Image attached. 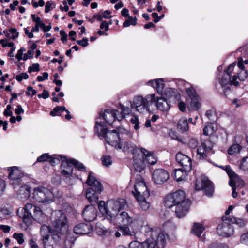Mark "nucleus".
<instances>
[{"label": "nucleus", "instance_id": "1", "mask_svg": "<svg viewBox=\"0 0 248 248\" xmlns=\"http://www.w3.org/2000/svg\"><path fill=\"white\" fill-rule=\"evenodd\" d=\"M95 129L99 137L104 138L108 144L116 148L122 140L132 138V134L127 130L118 128V130H108L105 123L98 121H96Z\"/></svg>", "mask_w": 248, "mask_h": 248}, {"label": "nucleus", "instance_id": "2", "mask_svg": "<svg viewBox=\"0 0 248 248\" xmlns=\"http://www.w3.org/2000/svg\"><path fill=\"white\" fill-rule=\"evenodd\" d=\"M90 172L86 183L91 187L87 189L86 196L91 203H96L99 199L98 193H100L103 190L102 184L92 176Z\"/></svg>", "mask_w": 248, "mask_h": 248}, {"label": "nucleus", "instance_id": "3", "mask_svg": "<svg viewBox=\"0 0 248 248\" xmlns=\"http://www.w3.org/2000/svg\"><path fill=\"white\" fill-rule=\"evenodd\" d=\"M22 218L24 223L29 225L32 219L39 221L44 216L41 209L32 203H27L23 208Z\"/></svg>", "mask_w": 248, "mask_h": 248}, {"label": "nucleus", "instance_id": "4", "mask_svg": "<svg viewBox=\"0 0 248 248\" xmlns=\"http://www.w3.org/2000/svg\"><path fill=\"white\" fill-rule=\"evenodd\" d=\"M22 218L24 223L29 225L32 219L39 221L44 216L41 209L32 203H27L23 208Z\"/></svg>", "mask_w": 248, "mask_h": 248}, {"label": "nucleus", "instance_id": "5", "mask_svg": "<svg viewBox=\"0 0 248 248\" xmlns=\"http://www.w3.org/2000/svg\"><path fill=\"white\" fill-rule=\"evenodd\" d=\"M52 216V224L55 231L61 234H66L68 225L65 214L61 210H57L54 211Z\"/></svg>", "mask_w": 248, "mask_h": 248}, {"label": "nucleus", "instance_id": "6", "mask_svg": "<svg viewBox=\"0 0 248 248\" xmlns=\"http://www.w3.org/2000/svg\"><path fill=\"white\" fill-rule=\"evenodd\" d=\"M234 65L231 64L228 67L227 70L224 71V74L221 78L219 79V82L224 92V95H227L231 91L230 86L233 85L237 86L239 85V82L236 81L237 79L236 75H234L232 79L231 78V73Z\"/></svg>", "mask_w": 248, "mask_h": 248}, {"label": "nucleus", "instance_id": "7", "mask_svg": "<svg viewBox=\"0 0 248 248\" xmlns=\"http://www.w3.org/2000/svg\"><path fill=\"white\" fill-rule=\"evenodd\" d=\"M155 101V94L148 95L145 98L141 96H138L134 98L131 107L135 108L140 113H144L149 111V106Z\"/></svg>", "mask_w": 248, "mask_h": 248}, {"label": "nucleus", "instance_id": "8", "mask_svg": "<svg viewBox=\"0 0 248 248\" xmlns=\"http://www.w3.org/2000/svg\"><path fill=\"white\" fill-rule=\"evenodd\" d=\"M52 193L44 186H38L33 190L32 198L39 203H49L52 202Z\"/></svg>", "mask_w": 248, "mask_h": 248}, {"label": "nucleus", "instance_id": "9", "mask_svg": "<svg viewBox=\"0 0 248 248\" xmlns=\"http://www.w3.org/2000/svg\"><path fill=\"white\" fill-rule=\"evenodd\" d=\"M114 224H120L130 225L133 223L132 217L125 211H122L120 213H113L109 215V219Z\"/></svg>", "mask_w": 248, "mask_h": 248}, {"label": "nucleus", "instance_id": "10", "mask_svg": "<svg viewBox=\"0 0 248 248\" xmlns=\"http://www.w3.org/2000/svg\"><path fill=\"white\" fill-rule=\"evenodd\" d=\"M222 223L219 224L217 228V232L218 235L230 237L234 233V229L229 220H223V217L221 218Z\"/></svg>", "mask_w": 248, "mask_h": 248}, {"label": "nucleus", "instance_id": "11", "mask_svg": "<svg viewBox=\"0 0 248 248\" xmlns=\"http://www.w3.org/2000/svg\"><path fill=\"white\" fill-rule=\"evenodd\" d=\"M132 138H124L119 143L117 147V149L122 150L124 152H126L128 154H131L134 155L141 151V148H138L134 144L129 142L127 140H130Z\"/></svg>", "mask_w": 248, "mask_h": 248}, {"label": "nucleus", "instance_id": "12", "mask_svg": "<svg viewBox=\"0 0 248 248\" xmlns=\"http://www.w3.org/2000/svg\"><path fill=\"white\" fill-rule=\"evenodd\" d=\"M135 198L138 197H149L150 193L145 183L143 181H137L134 185V191H132Z\"/></svg>", "mask_w": 248, "mask_h": 248}, {"label": "nucleus", "instance_id": "13", "mask_svg": "<svg viewBox=\"0 0 248 248\" xmlns=\"http://www.w3.org/2000/svg\"><path fill=\"white\" fill-rule=\"evenodd\" d=\"M8 170L10 184L14 186V188H15V186L20 184L21 178L24 174L16 167H11L8 169Z\"/></svg>", "mask_w": 248, "mask_h": 248}, {"label": "nucleus", "instance_id": "14", "mask_svg": "<svg viewBox=\"0 0 248 248\" xmlns=\"http://www.w3.org/2000/svg\"><path fill=\"white\" fill-rule=\"evenodd\" d=\"M157 244L154 238H148L143 242L132 241L129 245V248H155Z\"/></svg>", "mask_w": 248, "mask_h": 248}, {"label": "nucleus", "instance_id": "15", "mask_svg": "<svg viewBox=\"0 0 248 248\" xmlns=\"http://www.w3.org/2000/svg\"><path fill=\"white\" fill-rule=\"evenodd\" d=\"M107 206L116 214L121 209H124L127 206V203L124 199H119L117 200H109L107 202Z\"/></svg>", "mask_w": 248, "mask_h": 248}, {"label": "nucleus", "instance_id": "16", "mask_svg": "<svg viewBox=\"0 0 248 248\" xmlns=\"http://www.w3.org/2000/svg\"><path fill=\"white\" fill-rule=\"evenodd\" d=\"M225 170L230 177L229 184L232 187V196L233 198H236L237 196V193L236 192L235 186L239 181L238 176L229 166L226 167Z\"/></svg>", "mask_w": 248, "mask_h": 248}, {"label": "nucleus", "instance_id": "17", "mask_svg": "<svg viewBox=\"0 0 248 248\" xmlns=\"http://www.w3.org/2000/svg\"><path fill=\"white\" fill-rule=\"evenodd\" d=\"M176 160L185 171L191 170L192 163V160L189 157L179 153L176 155Z\"/></svg>", "mask_w": 248, "mask_h": 248}, {"label": "nucleus", "instance_id": "18", "mask_svg": "<svg viewBox=\"0 0 248 248\" xmlns=\"http://www.w3.org/2000/svg\"><path fill=\"white\" fill-rule=\"evenodd\" d=\"M169 178V173L164 169H159L155 170L153 173L154 181L157 184H161L167 181Z\"/></svg>", "mask_w": 248, "mask_h": 248}, {"label": "nucleus", "instance_id": "19", "mask_svg": "<svg viewBox=\"0 0 248 248\" xmlns=\"http://www.w3.org/2000/svg\"><path fill=\"white\" fill-rule=\"evenodd\" d=\"M82 216L87 222L93 221L97 217L96 209L93 205L86 206L82 211Z\"/></svg>", "mask_w": 248, "mask_h": 248}, {"label": "nucleus", "instance_id": "20", "mask_svg": "<svg viewBox=\"0 0 248 248\" xmlns=\"http://www.w3.org/2000/svg\"><path fill=\"white\" fill-rule=\"evenodd\" d=\"M133 166L137 172H141L146 167L145 160L143 154L138 153L133 156Z\"/></svg>", "mask_w": 248, "mask_h": 248}, {"label": "nucleus", "instance_id": "21", "mask_svg": "<svg viewBox=\"0 0 248 248\" xmlns=\"http://www.w3.org/2000/svg\"><path fill=\"white\" fill-rule=\"evenodd\" d=\"M118 112V110L116 109H108L102 114L100 113V116H102L108 124L113 126V123L117 119V117H119L117 116Z\"/></svg>", "mask_w": 248, "mask_h": 248}, {"label": "nucleus", "instance_id": "22", "mask_svg": "<svg viewBox=\"0 0 248 248\" xmlns=\"http://www.w3.org/2000/svg\"><path fill=\"white\" fill-rule=\"evenodd\" d=\"M93 227L89 223H79L76 225L74 228V232L78 234H87L92 232Z\"/></svg>", "mask_w": 248, "mask_h": 248}, {"label": "nucleus", "instance_id": "23", "mask_svg": "<svg viewBox=\"0 0 248 248\" xmlns=\"http://www.w3.org/2000/svg\"><path fill=\"white\" fill-rule=\"evenodd\" d=\"M141 231L149 233V235H150V238H154L155 240H157V236L159 234L163 233L160 232V229L158 227H151L149 224L146 223L145 225H143L141 226Z\"/></svg>", "mask_w": 248, "mask_h": 248}, {"label": "nucleus", "instance_id": "24", "mask_svg": "<svg viewBox=\"0 0 248 248\" xmlns=\"http://www.w3.org/2000/svg\"><path fill=\"white\" fill-rule=\"evenodd\" d=\"M190 205V202H185L175 206V212L178 218H182L187 213Z\"/></svg>", "mask_w": 248, "mask_h": 248}, {"label": "nucleus", "instance_id": "25", "mask_svg": "<svg viewBox=\"0 0 248 248\" xmlns=\"http://www.w3.org/2000/svg\"><path fill=\"white\" fill-rule=\"evenodd\" d=\"M154 102L156 104L157 109L164 112H168L171 107L170 102L164 97H157Z\"/></svg>", "mask_w": 248, "mask_h": 248}, {"label": "nucleus", "instance_id": "26", "mask_svg": "<svg viewBox=\"0 0 248 248\" xmlns=\"http://www.w3.org/2000/svg\"><path fill=\"white\" fill-rule=\"evenodd\" d=\"M202 190L204 194L208 196L212 197L214 191L213 183L206 178H204L202 180Z\"/></svg>", "mask_w": 248, "mask_h": 248}, {"label": "nucleus", "instance_id": "27", "mask_svg": "<svg viewBox=\"0 0 248 248\" xmlns=\"http://www.w3.org/2000/svg\"><path fill=\"white\" fill-rule=\"evenodd\" d=\"M61 165L65 168L62 170V174L66 177L71 176L72 174L73 167L69 162V159L63 157V160H62Z\"/></svg>", "mask_w": 248, "mask_h": 248}, {"label": "nucleus", "instance_id": "28", "mask_svg": "<svg viewBox=\"0 0 248 248\" xmlns=\"http://www.w3.org/2000/svg\"><path fill=\"white\" fill-rule=\"evenodd\" d=\"M140 153L143 154L145 160H146L151 165H154L157 162L156 156L153 152H150L143 148H141Z\"/></svg>", "mask_w": 248, "mask_h": 248}, {"label": "nucleus", "instance_id": "29", "mask_svg": "<svg viewBox=\"0 0 248 248\" xmlns=\"http://www.w3.org/2000/svg\"><path fill=\"white\" fill-rule=\"evenodd\" d=\"M172 195L175 200V206L182 204V202L189 201L188 199H186L185 193L183 190H178L172 193Z\"/></svg>", "mask_w": 248, "mask_h": 248}, {"label": "nucleus", "instance_id": "30", "mask_svg": "<svg viewBox=\"0 0 248 248\" xmlns=\"http://www.w3.org/2000/svg\"><path fill=\"white\" fill-rule=\"evenodd\" d=\"M30 196V188L27 185H24L20 187L17 191V196L19 199L25 200Z\"/></svg>", "mask_w": 248, "mask_h": 248}, {"label": "nucleus", "instance_id": "31", "mask_svg": "<svg viewBox=\"0 0 248 248\" xmlns=\"http://www.w3.org/2000/svg\"><path fill=\"white\" fill-rule=\"evenodd\" d=\"M148 85L156 88L158 93H162L164 87V83L161 79L150 80L147 83Z\"/></svg>", "mask_w": 248, "mask_h": 248}, {"label": "nucleus", "instance_id": "32", "mask_svg": "<svg viewBox=\"0 0 248 248\" xmlns=\"http://www.w3.org/2000/svg\"><path fill=\"white\" fill-rule=\"evenodd\" d=\"M211 149L212 147H207L204 142H202L201 146L197 149V154L199 155L200 159H204L206 157V153Z\"/></svg>", "mask_w": 248, "mask_h": 248}, {"label": "nucleus", "instance_id": "33", "mask_svg": "<svg viewBox=\"0 0 248 248\" xmlns=\"http://www.w3.org/2000/svg\"><path fill=\"white\" fill-rule=\"evenodd\" d=\"M65 234H61L59 232L55 231V230H52V232L50 234L52 236V239L55 242L56 245L61 246L62 244V241L64 239Z\"/></svg>", "mask_w": 248, "mask_h": 248}, {"label": "nucleus", "instance_id": "34", "mask_svg": "<svg viewBox=\"0 0 248 248\" xmlns=\"http://www.w3.org/2000/svg\"><path fill=\"white\" fill-rule=\"evenodd\" d=\"M184 169H178L174 170V177L177 181H182L185 180L187 176L186 172Z\"/></svg>", "mask_w": 248, "mask_h": 248}, {"label": "nucleus", "instance_id": "35", "mask_svg": "<svg viewBox=\"0 0 248 248\" xmlns=\"http://www.w3.org/2000/svg\"><path fill=\"white\" fill-rule=\"evenodd\" d=\"M177 127L181 132H185L189 130L188 124L186 119L182 118L178 121Z\"/></svg>", "mask_w": 248, "mask_h": 248}, {"label": "nucleus", "instance_id": "36", "mask_svg": "<svg viewBox=\"0 0 248 248\" xmlns=\"http://www.w3.org/2000/svg\"><path fill=\"white\" fill-rule=\"evenodd\" d=\"M223 220H229L231 225L235 223L239 227H242L245 225L244 220L240 218H236L233 216H223Z\"/></svg>", "mask_w": 248, "mask_h": 248}, {"label": "nucleus", "instance_id": "37", "mask_svg": "<svg viewBox=\"0 0 248 248\" xmlns=\"http://www.w3.org/2000/svg\"><path fill=\"white\" fill-rule=\"evenodd\" d=\"M204 230V227L202 224L198 223H194L191 230V232L197 236L200 237L201 234L203 232Z\"/></svg>", "mask_w": 248, "mask_h": 248}, {"label": "nucleus", "instance_id": "38", "mask_svg": "<svg viewBox=\"0 0 248 248\" xmlns=\"http://www.w3.org/2000/svg\"><path fill=\"white\" fill-rule=\"evenodd\" d=\"M98 208L101 212L105 213L107 218L109 219V215H112L113 213L107 206V203H105L104 201H100L98 203Z\"/></svg>", "mask_w": 248, "mask_h": 248}, {"label": "nucleus", "instance_id": "39", "mask_svg": "<svg viewBox=\"0 0 248 248\" xmlns=\"http://www.w3.org/2000/svg\"><path fill=\"white\" fill-rule=\"evenodd\" d=\"M148 198L149 197H138L137 198H136L139 205L143 210L146 211L148 210L150 207V203L147 201V198Z\"/></svg>", "mask_w": 248, "mask_h": 248}, {"label": "nucleus", "instance_id": "40", "mask_svg": "<svg viewBox=\"0 0 248 248\" xmlns=\"http://www.w3.org/2000/svg\"><path fill=\"white\" fill-rule=\"evenodd\" d=\"M164 205L168 208L175 206V200L173 198L172 193L167 195L164 199Z\"/></svg>", "mask_w": 248, "mask_h": 248}, {"label": "nucleus", "instance_id": "41", "mask_svg": "<svg viewBox=\"0 0 248 248\" xmlns=\"http://www.w3.org/2000/svg\"><path fill=\"white\" fill-rule=\"evenodd\" d=\"M129 225H120L118 229V230L121 232L122 234L124 236H133L135 234V233L133 231H131L130 230Z\"/></svg>", "mask_w": 248, "mask_h": 248}, {"label": "nucleus", "instance_id": "42", "mask_svg": "<svg viewBox=\"0 0 248 248\" xmlns=\"http://www.w3.org/2000/svg\"><path fill=\"white\" fill-rule=\"evenodd\" d=\"M242 147L238 144H234L232 145L228 149V153L230 155H234L239 153Z\"/></svg>", "mask_w": 248, "mask_h": 248}, {"label": "nucleus", "instance_id": "43", "mask_svg": "<svg viewBox=\"0 0 248 248\" xmlns=\"http://www.w3.org/2000/svg\"><path fill=\"white\" fill-rule=\"evenodd\" d=\"M156 246L157 248H164L166 243V237L164 233L159 234L157 236Z\"/></svg>", "mask_w": 248, "mask_h": 248}, {"label": "nucleus", "instance_id": "44", "mask_svg": "<svg viewBox=\"0 0 248 248\" xmlns=\"http://www.w3.org/2000/svg\"><path fill=\"white\" fill-rule=\"evenodd\" d=\"M69 162L71 163V165L74 166V167L78 170L84 171L85 170V167L81 163L74 159H69Z\"/></svg>", "mask_w": 248, "mask_h": 248}, {"label": "nucleus", "instance_id": "45", "mask_svg": "<svg viewBox=\"0 0 248 248\" xmlns=\"http://www.w3.org/2000/svg\"><path fill=\"white\" fill-rule=\"evenodd\" d=\"M215 131V130H214V128L212 124H209L204 126L203 130V134L204 135L208 136L214 133Z\"/></svg>", "mask_w": 248, "mask_h": 248}, {"label": "nucleus", "instance_id": "46", "mask_svg": "<svg viewBox=\"0 0 248 248\" xmlns=\"http://www.w3.org/2000/svg\"><path fill=\"white\" fill-rule=\"evenodd\" d=\"M12 213L11 208L3 207L0 211V218L1 219L5 218L7 216Z\"/></svg>", "mask_w": 248, "mask_h": 248}, {"label": "nucleus", "instance_id": "47", "mask_svg": "<svg viewBox=\"0 0 248 248\" xmlns=\"http://www.w3.org/2000/svg\"><path fill=\"white\" fill-rule=\"evenodd\" d=\"M130 111L131 110L128 107H125L124 106L122 107L121 115L119 116V117H117V120L118 121H121L123 118L125 116V115L129 114Z\"/></svg>", "mask_w": 248, "mask_h": 248}, {"label": "nucleus", "instance_id": "48", "mask_svg": "<svg viewBox=\"0 0 248 248\" xmlns=\"http://www.w3.org/2000/svg\"><path fill=\"white\" fill-rule=\"evenodd\" d=\"M66 110V108L63 106H57L55 107L53 111H51L50 113V114L52 116H55L56 115H61V112L64 111V110Z\"/></svg>", "mask_w": 248, "mask_h": 248}, {"label": "nucleus", "instance_id": "49", "mask_svg": "<svg viewBox=\"0 0 248 248\" xmlns=\"http://www.w3.org/2000/svg\"><path fill=\"white\" fill-rule=\"evenodd\" d=\"M52 232V230L49 226L46 225H42L40 229V233L42 236L51 234Z\"/></svg>", "mask_w": 248, "mask_h": 248}, {"label": "nucleus", "instance_id": "50", "mask_svg": "<svg viewBox=\"0 0 248 248\" xmlns=\"http://www.w3.org/2000/svg\"><path fill=\"white\" fill-rule=\"evenodd\" d=\"M198 140L196 138L193 137L190 138L187 143L188 147L191 149L196 148L198 147Z\"/></svg>", "mask_w": 248, "mask_h": 248}, {"label": "nucleus", "instance_id": "51", "mask_svg": "<svg viewBox=\"0 0 248 248\" xmlns=\"http://www.w3.org/2000/svg\"><path fill=\"white\" fill-rule=\"evenodd\" d=\"M191 107L194 110H198L201 107V104L199 102L198 96L191 99Z\"/></svg>", "mask_w": 248, "mask_h": 248}, {"label": "nucleus", "instance_id": "52", "mask_svg": "<svg viewBox=\"0 0 248 248\" xmlns=\"http://www.w3.org/2000/svg\"><path fill=\"white\" fill-rule=\"evenodd\" d=\"M102 164L106 167H108L111 165L112 161L111 160V158L110 156H103L102 157Z\"/></svg>", "mask_w": 248, "mask_h": 248}, {"label": "nucleus", "instance_id": "53", "mask_svg": "<svg viewBox=\"0 0 248 248\" xmlns=\"http://www.w3.org/2000/svg\"><path fill=\"white\" fill-rule=\"evenodd\" d=\"M60 158H61V159H62V157L61 156H50V158H48L49 159V161L48 162H49L52 166H54L56 164H58L60 163Z\"/></svg>", "mask_w": 248, "mask_h": 248}, {"label": "nucleus", "instance_id": "54", "mask_svg": "<svg viewBox=\"0 0 248 248\" xmlns=\"http://www.w3.org/2000/svg\"><path fill=\"white\" fill-rule=\"evenodd\" d=\"M240 168L244 170H248V156L242 159Z\"/></svg>", "mask_w": 248, "mask_h": 248}, {"label": "nucleus", "instance_id": "55", "mask_svg": "<svg viewBox=\"0 0 248 248\" xmlns=\"http://www.w3.org/2000/svg\"><path fill=\"white\" fill-rule=\"evenodd\" d=\"M13 237L17 241V242L19 244H22L24 242V235L23 233H15L13 234Z\"/></svg>", "mask_w": 248, "mask_h": 248}, {"label": "nucleus", "instance_id": "56", "mask_svg": "<svg viewBox=\"0 0 248 248\" xmlns=\"http://www.w3.org/2000/svg\"><path fill=\"white\" fill-rule=\"evenodd\" d=\"M208 248H229V247L225 243H214L211 244Z\"/></svg>", "mask_w": 248, "mask_h": 248}, {"label": "nucleus", "instance_id": "57", "mask_svg": "<svg viewBox=\"0 0 248 248\" xmlns=\"http://www.w3.org/2000/svg\"><path fill=\"white\" fill-rule=\"evenodd\" d=\"M248 72L246 70H242L238 73L237 78H238L240 80H244L248 77Z\"/></svg>", "mask_w": 248, "mask_h": 248}, {"label": "nucleus", "instance_id": "58", "mask_svg": "<svg viewBox=\"0 0 248 248\" xmlns=\"http://www.w3.org/2000/svg\"><path fill=\"white\" fill-rule=\"evenodd\" d=\"M131 122L135 124L134 128L136 130H138L139 128V125L140 124V122L138 120V118L137 116L134 115L130 119Z\"/></svg>", "mask_w": 248, "mask_h": 248}, {"label": "nucleus", "instance_id": "59", "mask_svg": "<svg viewBox=\"0 0 248 248\" xmlns=\"http://www.w3.org/2000/svg\"><path fill=\"white\" fill-rule=\"evenodd\" d=\"M206 116L208 118V119L212 121H215V112L212 110H207L206 113Z\"/></svg>", "mask_w": 248, "mask_h": 248}, {"label": "nucleus", "instance_id": "60", "mask_svg": "<svg viewBox=\"0 0 248 248\" xmlns=\"http://www.w3.org/2000/svg\"><path fill=\"white\" fill-rule=\"evenodd\" d=\"M186 92L191 99L198 97L195 93L194 90L193 88H187L186 89Z\"/></svg>", "mask_w": 248, "mask_h": 248}, {"label": "nucleus", "instance_id": "61", "mask_svg": "<svg viewBox=\"0 0 248 248\" xmlns=\"http://www.w3.org/2000/svg\"><path fill=\"white\" fill-rule=\"evenodd\" d=\"M74 242L72 240L67 238L65 239L62 247L63 248H71Z\"/></svg>", "mask_w": 248, "mask_h": 248}, {"label": "nucleus", "instance_id": "62", "mask_svg": "<svg viewBox=\"0 0 248 248\" xmlns=\"http://www.w3.org/2000/svg\"><path fill=\"white\" fill-rule=\"evenodd\" d=\"M39 64L38 63L33 64L31 66L29 67L28 68V72L29 73H31L32 72L34 71H39Z\"/></svg>", "mask_w": 248, "mask_h": 248}, {"label": "nucleus", "instance_id": "63", "mask_svg": "<svg viewBox=\"0 0 248 248\" xmlns=\"http://www.w3.org/2000/svg\"><path fill=\"white\" fill-rule=\"evenodd\" d=\"M50 157L48 154H44L37 158V161L40 162L45 161H48V158H50Z\"/></svg>", "mask_w": 248, "mask_h": 248}, {"label": "nucleus", "instance_id": "64", "mask_svg": "<svg viewBox=\"0 0 248 248\" xmlns=\"http://www.w3.org/2000/svg\"><path fill=\"white\" fill-rule=\"evenodd\" d=\"M28 75L26 73H22L16 76V79L18 81L21 82L23 79H26L28 78Z\"/></svg>", "mask_w": 248, "mask_h": 248}]
</instances>
